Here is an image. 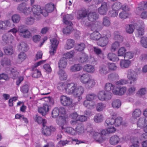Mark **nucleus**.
I'll return each mask as SVG.
<instances>
[{
	"instance_id": "nucleus-1",
	"label": "nucleus",
	"mask_w": 147,
	"mask_h": 147,
	"mask_svg": "<svg viewBox=\"0 0 147 147\" xmlns=\"http://www.w3.org/2000/svg\"><path fill=\"white\" fill-rule=\"evenodd\" d=\"M62 115L59 116L56 120L57 123L61 127L62 129H64V131L67 133L71 134V135H75L76 132L75 130L71 127H67L65 128L63 127V125L66 123V120L65 118Z\"/></svg>"
},
{
	"instance_id": "nucleus-2",
	"label": "nucleus",
	"mask_w": 147,
	"mask_h": 147,
	"mask_svg": "<svg viewBox=\"0 0 147 147\" xmlns=\"http://www.w3.org/2000/svg\"><path fill=\"white\" fill-rule=\"evenodd\" d=\"M18 32L20 35L23 38H29L32 36L31 33L24 25H21L18 27Z\"/></svg>"
},
{
	"instance_id": "nucleus-3",
	"label": "nucleus",
	"mask_w": 147,
	"mask_h": 147,
	"mask_svg": "<svg viewBox=\"0 0 147 147\" xmlns=\"http://www.w3.org/2000/svg\"><path fill=\"white\" fill-rule=\"evenodd\" d=\"M127 77L130 81L129 84H136L137 80V74L134 71L131 69L128 70L127 73Z\"/></svg>"
},
{
	"instance_id": "nucleus-4",
	"label": "nucleus",
	"mask_w": 147,
	"mask_h": 147,
	"mask_svg": "<svg viewBox=\"0 0 147 147\" xmlns=\"http://www.w3.org/2000/svg\"><path fill=\"white\" fill-rule=\"evenodd\" d=\"M112 93L110 92H106L104 91L99 92L98 94V97L99 100L104 101L110 99L112 97Z\"/></svg>"
},
{
	"instance_id": "nucleus-5",
	"label": "nucleus",
	"mask_w": 147,
	"mask_h": 147,
	"mask_svg": "<svg viewBox=\"0 0 147 147\" xmlns=\"http://www.w3.org/2000/svg\"><path fill=\"white\" fill-rule=\"evenodd\" d=\"M13 41V36L9 33H7L3 35L2 37L1 43L3 46L12 42Z\"/></svg>"
},
{
	"instance_id": "nucleus-6",
	"label": "nucleus",
	"mask_w": 147,
	"mask_h": 147,
	"mask_svg": "<svg viewBox=\"0 0 147 147\" xmlns=\"http://www.w3.org/2000/svg\"><path fill=\"white\" fill-rule=\"evenodd\" d=\"M121 7V3L119 2H116L114 3L111 6L112 10L111 11V13L112 14V16L113 17L117 16L118 13L117 10L120 9Z\"/></svg>"
},
{
	"instance_id": "nucleus-7",
	"label": "nucleus",
	"mask_w": 147,
	"mask_h": 147,
	"mask_svg": "<svg viewBox=\"0 0 147 147\" xmlns=\"http://www.w3.org/2000/svg\"><path fill=\"white\" fill-rule=\"evenodd\" d=\"M56 130L55 128L53 127H47L45 125H43L42 130V133L45 136H46L51 135V133Z\"/></svg>"
},
{
	"instance_id": "nucleus-8",
	"label": "nucleus",
	"mask_w": 147,
	"mask_h": 147,
	"mask_svg": "<svg viewBox=\"0 0 147 147\" xmlns=\"http://www.w3.org/2000/svg\"><path fill=\"white\" fill-rule=\"evenodd\" d=\"M54 7V5L53 4H47L45 6V9L42 10V15L45 16H46L48 15V13L53 11Z\"/></svg>"
},
{
	"instance_id": "nucleus-9",
	"label": "nucleus",
	"mask_w": 147,
	"mask_h": 147,
	"mask_svg": "<svg viewBox=\"0 0 147 147\" xmlns=\"http://www.w3.org/2000/svg\"><path fill=\"white\" fill-rule=\"evenodd\" d=\"M60 101L61 104L64 106L70 105L72 102V99L68 97L62 95L60 98Z\"/></svg>"
},
{
	"instance_id": "nucleus-10",
	"label": "nucleus",
	"mask_w": 147,
	"mask_h": 147,
	"mask_svg": "<svg viewBox=\"0 0 147 147\" xmlns=\"http://www.w3.org/2000/svg\"><path fill=\"white\" fill-rule=\"evenodd\" d=\"M76 86V84L73 83L67 84H66V92L68 94H73L74 95Z\"/></svg>"
},
{
	"instance_id": "nucleus-11",
	"label": "nucleus",
	"mask_w": 147,
	"mask_h": 147,
	"mask_svg": "<svg viewBox=\"0 0 147 147\" xmlns=\"http://www.w3.org/2000/svg\"><path fill=\"white\" fill-rule=\"evenodd\" d=\"M109 7L107 3L104 2L102 4L100 7L98 8V11L100 15H106L108 10Z\"/></svg>"
},
{
	"instance_id": "nucleus-12",
	"label": "nucleus",
	"mask_w": 147,
	"mask_h": 147,
	"mask_svg": "<svg viewBox=\"0 0 147 147\" xmlns=\"http://www.w3.org/2000/svg\"><path fill=\"white\" fill-rule=\"evenodd\" d=\"M34 16L36 18V16H38L41 13L42 14V10H41L40 6L36 5H33L32 8L31 9Z\"/></svg>"
},
{
	"instance_id": "nucleus-13",
	"label": "nucleus",
	"mask_w": 147,
	"mask_h": 147,
	"mask_svg": "<svg viewBox=\"0 0 147 147\" xmlns=\"http://www.w3.org/2000/svg\"><path fill=\"white\" fill-rule=\"evenodd\" d=\"M108 42V38L106 36L100 37L99 39L97 41V43L98 46L103 47L106 46Z\"/></svg>"
},
{
	"instance_id": "nucleus-14",
	"label": "nucleus",
	"mask_w": 147,
	"mask_h": 147,
	"mask_svg": "<svg viewBox=\"0 0 147 147\" xmlns=\"http://www.w3.org/2000/svg\"><path fill=\"white\" fill-rule=\"evenodd\" d=\"M14 24L11 23L9 20H6L4 21H0V29L4 30L6 29L7 27H11Z\"/></svg>"
},
{
	"instance_id": "nucleus-15",
	"label": "nucleus",
	"mask_w": 147,
	"mask_h": 147,
	"mask_svg": "<svg viewBox=\"0 0 147 147\" xmlns=\"http://www.w3.org/2000/svg\"><path fill=\"white\" fill-rule=\"evenodd\" d=\"M49 110V106L46 104H44L42 107L38 108V111L43 116H44L47 114Z\"/></svg>"
},
{
	"instance_id": "nucleus-16",
	"label": "nucleus",
	"mask_w": 147,
	"mask_h": 147,
	"mask_svg": "<svg viewBox=\"0 0 147 147\" xmlns=\"http://www.w3.org/2000/svg\"><path fill=\"white\" fill-rule=\"evenodd\" d=\"M98 14L97 13L90 12L88 15V20L91 22H94L98 19Z\"/></svg>"
},
{
	"instance_id": "nucleus-17",
	"label": "nucleus",
	"mask_w": 147,
	"mask_h": 147,
	"mask_svg": "<svg viewBox=\"0 0 147 147\" xmlns=\"http://www.w3.org/2000/svg\"><path fill=\"white\" fill-rule=\"evenodd\" d=\"M73 16L70 14L65 15L63 17V22L67 25H72V23L71 20L73 19Z\"/></svg>"
},
{
	"instance_id": "nucleus-18",
	"label": "nucleus",
	"mask_w": 147,
	"mask_h": 147,
	"mask_svg": "<svg viewBox=\"0 0 147 147\" xmlns=\"http://www.w3.org/2000/svg\"><path fill=\"white\" fill-rule=\"evenodd\" d=\"M137 125L138 127L143 128L147 125V117L140 118L137 122Z\"/></svg>"
},
{
	"instance_id": "nucleus-19",
	"label": "nucleus",
	"mask_w": 147,
	"mask_h": 147,
	"mask_svg": "<svg viewBox=\"0 0 147 147\" xmlns=\"http://www.w3.org/2000/svg\"><path fill=\"white\" fill-rule=\"evenodd\" d=\"M78 61L81 63H86L88 61V56L85 53H81L78 59Z\"/></svg>"
},
{
	"instance_id": "nucleus-20",
	"label": "nucleus",
	"mask_w": 147,
	"mask_h": 147,
	"mask_svg": "<svg viewBox=\"0 0 147 147\" xmlns=\"http://www.w3.org/2000/svg\"><path fill=\"white\" fill-rule=\"evenodd\" d=\"M67 59L63 57L60 59L58 63L59 69H62L66 68L67 65Z\"/></svg>"
},
{
	"instance_id": "nucleus-21",
	"label": "nucleus",
	"mask_w": 147,
	"mask_h": 147,
	"mask_svg": "<svg viewBox=\"0 0 147 147\" xmlns=\"http://www.w3.org/2000/svg\"><path fill=\"white\" fill-rule=\"evenodd\" d=\"M84 92V88L81 86H76V88L74 94L75 96L79 97L82 95Z\"/></svg>"
},
{
	"instance_id": "nucleus-22",
	"label": "nucleus",
	"mask_w": 147,
	"mask_h": 147,
	"mask_svg": "<svg viewBox=\"0 0 147 147\" xmlns=\"http://www.w3.org/2000/svg\"><path fill=\"white\" fill-rule=\"evenodd\" d=\"M83 105L87 108L90 109H93L95 106V103L93 101H90L85 100L83 102Z\"/></svg>"
},
{
	"instance_id": "nucleus-23",
	"label": "nucleus",
	"mask_w": 147,
	"mask_h": 147,
	"mask_svg": "<svg viewBox=\"0 0 147 147\" xmlns=\"http://www.w3.org/2000/svg\"><path fill=\"white\" fill-rule=\"evenodd\" d=\"M74 40L71 39H68L66 44L64 46V48L65 49L69 50L73 48L74 45Z\"/></svg>"
},
{
	"instance_id": "nucleus-24",
	"label": "nucleus",
	"mask_w": 147,
	"mask_h": 147,
	"mask_svg": "<svg viewBox=\"0 0 147 147\" xmlns=\"http://www.w3.org/2000/svg\"><path fill=\"white\" fill-rule=\"evenodd\" d=\"M93 137L97 142L99 143H101L104 140V139L100 134L97 132H94Z\"/></svg>"
},
{
	"instance_id": "nucleus-25",
	"label": "nucleus",
	"mask_w": 147,
	"mask_h": 147,
	"mask_svg": "<svg viewBox=\"0 0 147 147\" xmlns=\"http://www.w3.org/2000/svg\"><path fill=\"white\" fill-rule=\"evenodd\" d=\"M95 84L94 80L93 78H90L88 79L85 84L86 88L89 89L93 87L95 85Z\"/></svg>"
},
{
	"instance_id": "nucleus-26",
	"label": "nucleus",
	"mask_w": 147,
	"mask_h": 147,
	"mask_svg": "<svg viewBox=\"0 0 147 147\" xmlns=\"http://www.w3.org/2000/svg\"><path fill=\"white\" fill-rule=\"evenodd\" d=\"M107 57L109 60L113 61H117L119 60L116 54L112 53H109L107 55Z\"/></svg>"
},
{
	"instance_id": "nucleus-27",
	"label": "nucleus",
	"mask_w": 147,
	"mask_h": 147,
	"mask_svg": "<svg viewBox=\"0 0 147 147\" xmlns=\"http://www.w3.org/2000/svg\"><path fill=\"white\" fill-rule=\"evenodd\" d=\"M120 140V138L117 135H114L110 139V143L112 145H115L119 142Z\"/></svg>"
},
{
	"instance_id": "nucleus-28",
	"label": "nucleus",
	"mask_w": 147,
	"mask_h": 147,
	"mask_svg": "<svg viewBox=\"0 0 147 147\" xmlns=\"http://www.w3.org/2000/svg\"><path fill=\"white\" fill-rule=\"evenodd\" d=\"M131 63V61L128 60H122L120 61V65L122 68H127L129 66Z\"/></svg>"
},
{
	"instance_id": "nucleus-29",
	"label": "nucleus",
	"mask_w": 147,
	"mask_h": 147,
	"mask_svg": "<svg viewBox=\"0 0 147 147\" xmlns=\"http://www.w3.org/2000/svg\"><path fill=\"white\" fill-rule=\"evenodd\" d=\"M135 84H133V85H131L128 88L127 92L128 95H132L135 94L136 90Z\"/></svg>"
},
{
	"instance_id": "nucleus-30",
	"label": "nucleus",
	"mask_w": 147,
	"mask_h": 147,
	"mask_svg": "<svg viewBox=\"0 0 147 147\" xmlns=\"http://www.w3.org/2000/svg\"><path fill=\"white\" fill-rule=\"evenodd\" d=\"M1 65L3 66L9 65L11 64L10 59L7 57H4L2 58L1 61Z\"/></svg>"
},
{
	"instance_id": "nucleus-31",
	"label": "nucleus",
	"mask_w": 147,
	"mask_h": 147,
	"mask_svg": "<svg viewBox=\"0 0 147 147\" xmlns=\"http://www.w3.org/2000/svg\"><path fill=\"white\" fill-rule=\"evenodd\" d=\"M78 78H80V81L83 84L86 83L89 78H90L89 75L87 74H84L82 75H80Z\"/></svg>"
},
{
	"instance_id": "nucleus-32",
	"label": "nucleus",
	"mask_w": 147,
	"mask_h": 147,
	"mask_svg": "<svg viewBox=\"0 0 147 147\" xmlns=\"http://www.w3.org/2000/svg\"><path fill=\"white\" fill-rule=\"evenodd\" d=\"M36 67L34 66L32 67L33 71L32 76L33 78H37L40 77L41 74L40 71L36 69Z\"/></svg>"
},
{
	"instance_id": "nucleus-33",
	"label": "nucleus",
	"mask_w": 147,
	"mask_h": 147,
	"mask_svg": "<svg viewBox=\"0 0 147 147\" xmlns=\"http://www.w3.org/2000/svg\"><path fill=\"white\" fill-rule=\"evenodd\" d=\"M82 69V66L79 64H75L70 67V70L72 72H76L81 70Z\"/></svg>"
},
{
	"instance_id": "nucleus-34",
	"label": "nucleus",
	"mask_w": 147,
	"mask_h": 147,
	"mask_svg": "<svg viewBox=\"0 0 147 147\" xmlns=\"http://www.w3.org/2000/svg\"><path fill=\"white\" fill-rule=\"evenodd\" d=\"M84 69L86 72L90 73H93L95 71L94 67L89 64H86L85 65Z\"/></svg>"
},
{
	"instance_id": "nucleus-35",
	"label": "nucleus",
	"mask_w": 147,
	"mask_h": 147,
	"mask_svg": "<svg viewBox=\"0 0 147 147\" xmlns=\"http://www.w3.org/2000/svg\"><path fill=\"white\" fill-rule=\"evenodd\" d=\"M101 37V34L98 32H95L91 34L90 36L91 39L98 41Z\"/></svg>"
},
{
	"instance_id": "nucleus-36",
	"label": "nucleus",
	"mask_w": 147,
	"mask_h": 147,
	"mask_svg": "<svg viewBox=\"0 0 147 147\" xmlns=\"http://www.w3.org/2000/svg\"><path fill=\"white\" fill-rule=\"evenodd\" d=\"M58 73L59 78L61 80H66L67 79V75L64 70L62 69H59Z\"/></svg>"
},
{
	"instance_id": "nucleus-37",
	"label": "nucleus",
	"mask_w": 147,
	"mask_h": 147,
	"mask_svg": "<svg viewBox=\"0 0 147 147\" xmlns=\"http://www.w3.org/2000/svg\"><path fill=\"white\" fill-rule=\"evenodd\" d=\"M103 119V115L100 113L96 114L94 117V121L96 123L101 122L102 121Z\"/></svg>"
},
{
	"instance_id": "nucleus-38",
	"label": "nucleus",
	"mask_w": 147,
	"mask_h": 147,
	"mask_svg": "<svg viewBox=\"0 0 147 147\" xmlns=\"http://www.w3.org/2000/svg\"><path fill=\"white\" fill-rule=\"evenodd\" d=\"M99 73L102 75H105L109 73L107 67L105 66H102L99 67Z\"/></svg>"
},
{
	"instance_id": "nucleus-39",
	"label": "nucleus",
	"mask_w": 147,
	"mask_h": 147,
	"mask_svg": "<svg viewBox=\"0 0 147 147\" xmlns=\"http://www.w3.org/2000/svg\"><path fill=\"white\" fill-rule=\"evenodd\" d=\"M88 12L86 10H81L79 11L78 17L79 19L83 20L86 17H88Z\"/></svg>"
},
{
	"instance_id": "nucleus-40",
	"label": "nucleus",
	"mask_w": 147,
	"mask_h": 147,
	"mask_svg": "<svg viewBox=\"0 0 147 147\" xmlns=\"http://www.w3.org/2000/svg\"><path fill=\"white\" fill-rule=\"evenodd\" d=\"M121 105V102L119 99L115 100L113 101L112 103V106L114 109H118L120 107Z\"/></svg>"
},
{
	"instance_id": "nucleus-41",
	"label": "nucleus",
	"mask_w": 147,
	"mask_h": 147,
	"mask_svg": "<svg viewBox=\"0 0 147 147\" xmlns=\"http://www.w3.org/2000/svg\"><path fill=\"white\" fill-rule=\"evenodd\" d=\"M135 27L133 24H127L125 26L126 31L128 33H133Z\"/></svg>"
},
{
	"instance_id": "nucleus-42",
	"label": "nucleus",
	"mask_w": 147,
	"mask_h": 147,
	"mask_svg": "<svg viewBox=\"0 0 147 147\" xmlns=\"http://www.w3.org/2000/svg\"><path fill=\"white\" fill-rule=\"evenodd\" d=\"M27 47L26 43L24 42H21L18 47V49L20 51H26L27 50Z\"/></svg>"
},
{
	"instance_id": "nucleus-43",
	"label": "nucleus",
	"mask_w": 147,
	"mask_h": 147,
	"mask_svg": "<svg viewBox=\"0 0 147 147\" xmlns=\"http://www.w3.org/2000/svg\"><path fill=\"white\" fill-rule=\"evenodd\" d=\"M3 50L5 53L7 55H11L13 53V47L11 46L5 47Z\"/></svg>"
},
{
	"instance_id": "nucleus-44",
	"label": "nucleus",
	"mask_w": 147,
	"mask_h": 147,
	"mask_svg": "<svg viewBox=\"0 0 147 147\" xmlns=\"http://www.w3.org/2000/svg\"><path fill=\"white\" fill-rule=\"evenodd\" d=\"M97 98L96 95L94 93H89L87 94L86 96V100L93 101Z\"/></svg>"
},
{
	"instance_id": "nucleus-45",
	"label": "nucleus",
	"mask_w": 147,
	"mask_h": 147,
	"mask_svg": "<svg viewBox=\"0 0 147 147\" xmlns=\"http://www.w3.org/2000/svg\"><path fill=\"white\" fill-rule=\"evenodd\" d=\"M75 53V50H73L70 51L64 54L63 57L67 59L72 58L74 57Z\"/></svg>"
},
{
	"instance_id": "nucleus-46",
	"label": "nucleus",
	"mask_w": 147,
	"mask_h": 147,
	"mask_svg": "<svg viewBox=\"0 0 147 147\" xmlns=\"http://www.w3.org/2000/svg\"><path fill=\"white\" fill-rule=\"evenodd\" d=\"M35 119L36 122L39 124H42V125H45L47 121L45 119H43L41 117L36 115L35 117Z\"/></svg>"
},
{
	"instance_id": "nucleus-47",
	"label": "nucleus",
	"mask_w": 147,
	"mask_h": 147,
	"mask_svg": "<svg viewBox=\"0 0 147 147\" xmlns=\"http://www.w3.org/2000/svg\"><path fill=\"white\" fill-rule=\"evenodd\" d=\"M10 75L12 78L15 79L18 77L19 73L17 71L16 68H12L10 70Z\"/></svg>"
},
{
	"instance_id": "nucleus-48",
	"label": "nucleus",
	"mask_w": 147,
	"mask_h": 147,
	"mask_svg": "<svg viewBox=\"0 0 147 147\" xmlns=\"http://www.w3.org/2000/svg\"><path fill=\"white\" fill-rule=\"evenodd\" d=\"M71 25H69L63 28L62 31L63 34H67L70 33L73 29Z\"/></svg>"
},
{
	"instance_id": "nucleus-49",
	"label": "nucleus",
	"mask_w": 147,
	"mask_h": 147,
	"mask_svg": "<svg viewBox=\"0 0 147 147\" xmlns=\"http://www.w3.org/2000/svg\"><path fill=\"white\" fill-rule=\"evenodd\" d=\"M119 76L118 74H116L112 73L108 75V80L111 81H114L115 80L118 79Z\"/></svg>"
},
{
	"instance_id": "nucleus-50",
	"label": "nucleus",
	"mask_w": 147,
	"mask_h": 147,
	"mask_svg": "<svg viewBox=\"0 0 147 147\" xmlns=\"http://www.w3.org/2000/svg\"><path fill=\"white\" fill-rule=\"evenodd\" d=\"M66 84L62 82L59 83L58 85L57 88L59 90L62 91H66Z\"/></svg>"
},
{
	"instance_id": "nucleus-51",
	"label": "nucleus",
	"mask_w": 147,
	"mask_h": 147,
	"mask_svg": "<svg viewBox=\"0 0 147 147\" xmlns=\"http://www.w3.org/2000/svg\"><path fill=\"white\" fill-rule=\"evenodd\" d=\"M105 104L101 102L98 103L96 106V110L98 112L102 111L105 108Z\"/></svg>"
},
{
	"instance_id": "nucleus-52",
	"label": "nucleus",
	"mask_w": 147,
	"mask_h": 147,
	"mask_svg": "<svg viewBox=\"0 0 147 147\" xmlns=\"http://www.w3.org/2000/svg\"><path fill=\"white\" fill-rule=\"evenodd\" d=\"M141 114V111L140 109H135L133 111L132 113V117L136 118L139 117Z\"/></svg>"
},
{
	"instance_id": "nucleus-53",
	"label": "nucleus",
	"mask_w": 147,
	"mask_h": 147,
	"mask_svg": "<svg viewBox=\"0 0 147 147\" xmlns=\"http://www.w3.org/2000/svg\"><path fill=\"white\" fill-rule=\"evenodd\" d=\"M59 110L57 107H55L52 110V115L53 117L55 118L59 115Z\"/></svg>"
},
{
	"instance_id": "nucleus-54",
	"label": "nucleus",
	"mask_w": 147,
	"mask_h": 147,
	"mask_svg": "<svg viewBox=\"0 0 147 147\" xmlns=\"http://www.w3.org/2000/svg\"><path fill=\"white\" fill-rule=\"evenodd\" d=\"M115 39L117 40L119 42H121L123 40V37L120 35V33L118 32H114Z\"/></svg>"
},
{
	"instance_id": "nucleus-55",
	"label": "nucleus",
	"mask_w": 147,
	"mask_h": 147,
	"mask_svg": "<svg viewBox=\"0 0 147 147\" xmlns=\"http://www.w3.org/2000/svg\"><path fill=\"white\" fill-rule=\"evenodd\" d=\"M122 121V119L121 117H117L115 119H114V125L117 127L119 126L121 124Z\"/></svg>"
},
{
	"instance_id": "nucleus-56",
	"label": "nucleus",
	"mask_w": 147,
	"mask_h": 147,
	"mask_svg": "<svg viewBox=\"0 0 147 147\" xmlns=\"http://www.w3.org/2000/svg\"><path fill=\"white\" fill-rule=\"evenodd\" d=\"M20 19V16L18 14H15L13 15L12 17V20L14 23H18Z\"/></svg>"
},
{
	"instance_id": "nucleus-57",
	"label": "nucleus",
	"mask_w": 147,
	"mask_h": 147,
	"mask_svg": "<svg viewBox=\"0 0 147 147\" xmlns=\"http://www.w3.org/2000/svg\"><path fill=\"white\" fill-rule=\"evenodd\" d=\"M26 7V4L25 3H23L20 4L18 7L17 9L20 12L23 13Z\"/></svg>"
},
{
	"instance_id": "nucleus-58",
	"label": "nucleus",
	"mask_w": 147,
	"mask_h": 147,
	"mask_svg": "<svg viewBox=\"0 0 147 147\" xmlns=\"http://www.w3.org/2000/svg\"><path fill=\"white\" fill-rule=\"evenodd\" d=\"M114 87V85L110 83H107L105 86V89L106 92H110L111 90H113Z\"/></svg>"
},
{
	"instance_id": "nucleus-59",
	"label": "nucleus",
	"mask_w": 147,
	"mask_h": 147,
	"mask_svg": "<svg viewBox=\"0 0 147 147\" xmlns=\"http://www.w3.org/2000/svg\"><path fill=\"white\" fill-rule=\"evenodd\" d=\"M29 90V86L27 84H25L21 88L20 91L23 93L25 94L28 92Z\"/></svg>"
},
{
	"instance_id": "nucleus-60",
	"label": "nucleus",
	"mask_w": 147,
	"mask_h": 147,
	"mask_svg": "<svg viewBox=\"0 0 147 147\" xmlns=\"http://www.w3.org/2000/svg\"><path fill=\"white\" fill-rule=\"evenodd\" d=\"M105 123L107 126L114 125V119L113 118H108L105 121Z\"/></svg>"
},
{
	"instance_id": "nucleus-61",
	"label": "nucleus",
	"mask_w": 147,
	"mask_h": 147,
	"mask_svg": "<svg viewBox=\"0 0 147 147\" xmlns=\"http://www.w3.org/2000/svg\"><path fill=\"white\" fill-rule=\"evenodd\" d=\"M126 50L124 47H121L120 48L118 51V55L119 56H124Z\"/></svg>"
},
{
	"instance_id": "nucleus-62",
	"label": "nucleus",
	"mask_w": 147,
	"mask_h": 147,
	"mask_svg": "<svg viewBox=\"0 0 147 147\" xmlns=\"http://www.w3.org/2000/svg\"><path fill=\"white\" fill-rule=\"evenodd\" d=\"M50 40L51 43V47H57L59 42L56 38H53L50 39Z\"/></svg>"
},
{
	"instance_id": "nucleus-63",
	"label": "nucleus",
	"mask_w": 147,
	"mask_h": 147,
	"mask_svg": "<svg viewBox=\"0 0 147 147\" xmlns=\"http://www.w3.org/2000/svg\"><path fill=\"white\" fill-rule=\"evenodd\" d=\"M119 46V43L118 42H115L113 43L111 46V50L112 51H115L116 49Z\"/></svg>"
},
{
	"instance_id": "nucleus-64",
	"label": "nucleus",
	"mask_w": 147,
	"mask_h": 147,
	"mask_svg": "<svg viewBox=\"0 0 147 147\" xmlns=\"http://www.w3.org/2000/svg\"><path fill=\"white\" fill-rule=\"evenodd\" d=\"M102 23L103 25L106 26H108L110 24V22L109 20V18L107 17L103 18Z\"/></svg>"
}]
</instances>
